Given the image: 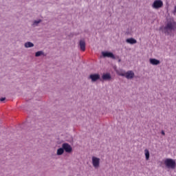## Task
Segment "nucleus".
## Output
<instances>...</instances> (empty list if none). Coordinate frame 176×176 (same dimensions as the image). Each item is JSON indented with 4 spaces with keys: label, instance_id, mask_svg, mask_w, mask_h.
<instances>
[{
    "label": "nucleus",
    "instance_id": "obj_18",
    "mask_svg": "<svg viewBox=\"0 0 176 176\" xmlns=\"http://www.w3.org/2000/svg\"><path fill=\"white\" fill-rule=\"evenodd\" d=\"M42 55H44V52L42 50L36 52L35 54L36 57H39Z\"/></svg>",
    "mask_w": 176,
    "mask_h": 176
},
{
    "label": "nucleus",
    "instance_id": "obj_13",
    "mask_svg": "<svg viewBox=\"0 0 176 176\" xmlns=\"http://www.w3.org/2000/svg\"><path fill=\"white\" fill-rule=\"evenodd\" d=\"M24 45H25V48H31L34 46V44L32 42L28 41V42L25 43Z\"/></svg>",
    "mask_w": 176,
    "mask_h": 176
},
{
    "label": "nucleus",
    "instance_id": "obj_9",
    "mask_svg": "<svg viewBox=\"0 0 176 176\" xmlns=\"http://www.w3.org/2000/svg\"><path fill=\"white\" fill-rule=\"evenodd\" d=\"M100 78V74H91L89 76V79L92 81V82H95Z\"/></svg>",
    "mask_w": 176,
    "mask_h": 176
},
{
    "label": "nucleus",
    "instance_id": "obj_4",
    "mask_svg": "<svg viewBox=\"0 0 176 176\" xmlns=\"http://www.w3.org/2000/svg\"><path fill=\"white\" fill-rule=\"evenodd\" d=\"M135 73L132 70H128L127 72H125V74L124 77H125L127 80H131L134 78Z\"/></svg>",
    "mask_w": 176,
    "mask_h": 176
},
{
    "label": "nucleus",
    "instance_id": "obj_22",
    "mask_svg": "<svg viewBox=\"0 0 176 176\" xmlns=\"http://www.w3.org/2000/svg\"><path fill=\"white\" fill-rule=\"evenodd\" d=\"M120 62H121V59L119 58V59H118V63H120Z\"/></svg>",
    "mask_w": 176,
    "mask_h": 176
},
{
    "label": "nucleus",
    "instance_id": "obj_14",
    "mask_svg": "<svg viewBox=\"0 0 176 176\" xmlns=\"http://www.w3.org/2000/svg\"><path fill=\"white\" fill-rule=\"evenodd\" d=\"M116 72L118 76H124V74L126 73V72L124 71L123 69H117L116 70Z\"/></svg>",
    "mask_w": 176,
    "mask_h": 176
},
{
    "label": "nucleus",
    "instance_id": "obj_20",
    "mask_svg": "<svg viewBox=\"0 0 176 176\" xmlns=\"http://www.w3.org/2000/svg\"><path fill=\"white\" fill-rule=\"evenodd\" d=\"M4 100H6V98H1L0 99V101H1V102L4 101Z\"/></svg>",
    "mask_w": 176,
    "mask_h": 176
},
{
    "label": "nucleus",
    "instance_id": "obj_19",
    "mask_svg": "<svg viewBox=\"0 0 176 176\" xmlns=\"http://www.w3.org/2000/svg\"><path fill=\"white\" fill-rule=\"evenodd\" d=\"M173 13L174 14H176V5H175V7H174V10H173Z\"/></svg>",
    "mask_w": 176,
    "mask_h": 176
},
{
    "label": "nucleus",
    "instance_id": "obj_10",
    "mask_svg": "<svg viewBox=\"0 0 176 176\" xmlns=\"http://www.w3.org/2000/svg\"><path fill=\"white\" fill-rule=\"evenodd\" d=\"M149 62L153 65H158L160 64V60L156 58H150Z\"/></svg>",
    "mask_w": 176,
    "mask_h": 176
},
{
    "label": "nucleus",
    "instance_id": "obj_11",
    "mask_svg": "<svg viewBox=\"0 0 176 176\" xmlns=\"http://www.w3.org/2000/svg\"><path fill=\"white\" fill-rule=\"evenodd\" d=\"M126 43L131 45H134L137 43V40L133 38H129L126 39Z\"/></svg>",
    "mask_w": 176,
    "mask_h": 176
},
{
    "label": "nucleus",
    "instance_id": "obj_21",
    "mask_svg": "<svg viewBox=\"0 0 176 176\" xmlns=\"http://www.w3.org/2000/svg\"><path fill=\"white\" fill-rule=\"evenodd\" d=\"M161 134H162V135H165V132H164V131H161Z\"/></svg>",
    "mask_w": 176,
    "mask_h": 176
},
{
    "label": "nucleus",
    "instance_id": "obj_17",
    "mask_svg": "<svg viewBox=\"0 0 176 176\" xmlns=\"http://www.w3.org/2000/svg\"><path fill=\"white\" fill-rule=\"evenodd\" d=\"M64 153V148L62 147L56 151V155H62Z\"/></svg>",
    "mask_w": 176,
    "mask_h": 176
},
{
    "label": "nucleus",
    "instance_id": "obj_16",
    "mask_svg": "<svg viewBox=\"0 0 176 176\" xmlns=\"http://www.w3.org/2000/svg\"><path fill=\"white\" fill-rule=\"evenodd\" d=\"M144 155H145L146 160H149V157H150V153H149V151L147 150V149H145V150H144Z\"/></svg>",
    "mask_w": 176,
    "mask_h": 176
},
{
    "label": "nucleus",
    "instance_id": "obj_12",
    "mask_svg": "<svg viewBox=\"0 0 176 176\" xmlns=\"http://www.w3.org/2000/svg\"><path fill=\"white\" fill-rule=\"evenodd\" d=\"M102 79H103V80H109L111 79V76L109 73H106L102 76Z\"/></svg>",
    "mask_w": 176,
    "mask_h": 176
},
{
    "label": "nucleus",
    "instance_id": "obj_15",
    "mask_svg": "<svg viewBox=\"0 0 176 176\" xmlns=\"http://www.w3.org/2000/svg\"><path fill=\"white\" fill-rule=\"evenodd\" d=\"M41 23H42V19L35 20L32 23V26L34 28L38 27V24H40Z\"/></svg>",
    "mask_w": 176,
    "mask_h": 176
},
{
    "label": "nucleus",
    "instance_id": "obj_6",
    "mask_svg": "<svg viewBox=\"0 0 176 176\" xmlns=\"http://www.w3.org/2000/svg\"><path fill=\"white\" fill-rule=\"evenodd\" d=\"M62 148H63L65 152L67 153H70L72 152V147L67 143L62 144Z\"/></svg>",
    "mask_w": 176,
    "mask_h": 176
},
{
    "label": "nucleus",
    "instance_id": "obj_3",
    "mask_svg": "<svg viewBox=\"0 0 176 176\" xmlns=\"http://www.w3.org/2000/svg\"><path fill=\"white\" fill-rule=\"evenodd\" d=\"M163 6V1L161 0H155L154 1L152 7L154 9H159Z\"/></svg>",
    "mask_w": 176,
    "mask_h": 176
},
{
    "label": "nucleus",
    "instance_id": "obj_1",
    "mask_svg": "<svg viewBox=\"0 0 176 176\" xmlns=\"http://www.w3.org/2000/svg\"><path fill=\"white\" fill-rule=\"evenodd\" d=\"M176 30V21L174 20L168 21L164 28L165 34L170 35L173 31Z\"/></svg>",
    "mask_w": 176,
    "mask_h": 176
},
{
    "label": "nucleus",
    "instance_id": "obj_8",
    "mask_svg": "<svg viewBox=\"0 0 176 176\" xmlns=\"http://www.w3.org/2000/svg\"><path fill=\"white\" fill-rule=\"evenodd\" d=\"M100 160L96 157H92V165L95 168H98L100 166Z\"/></svg>",
    "mask_w": 176,
    "mask_h": 176
},
{
    "label": "nucleus",
    "instance_id": "obj_2",
    "mask_svg": "<svg viewBox=\"0 0 176 176\" xmlns=\"http://www.w3.org/2000/svg\"><path fill=\"white\" fill-rule=\"evenodd\" d=\"M164 164L167 168L175 169L176 168V162L173 159H166Z\"/></svg>",
    "mask_w": 176,
    "mask_h": 176
},
{
    "label": "nucleus",
    "instance_id": "obj_7",
    "mask_svg": "<svg viewBox=\"0 0 176 176\" xmlns=\"http://www.w3.org/2000/svg\"><path fill=\"white\" fill-rule=\"evenodd\" d=\"M102 56H103L104 58H111L112 59H116L115 55L110 52H102Z\"/></svg>",
    "mask_w": 176,
    "mask_h": 176
},
{
    "label": "nucleus",
    "instance_id": "obj_5",
    "mask_svg": "<svg viewBox=\"0 0 176 176\" xmlns=\"http://www.w3.org/2000/svg\"><path fill=\"white\" fill-rule=\"evenodd\" d=\"M78 47H80V50L81 51L85 52L86 50V42L85 39H80V41H78Z\"/></svg>",
    "mask_w": 176,
    "mask_h": 176
}]
</instances>
